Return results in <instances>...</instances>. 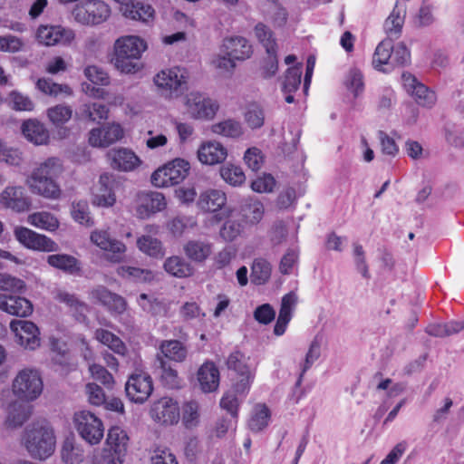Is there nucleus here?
Here are the masks:
<instances>
[{
    "instance_id": "nucleus-55",
    "label": "nucleus",
    "mask_w": 464,
    "mask_h": 464,
    "mask_svg": "<svg viewBox=\"0 0 464 464\" xmlns=\"http://www.w3.org/2000/svg\"><path fill=\"white\" fill-rule=\"evenodd\" d=\"M220 176L224 181L233 187L242 185L246 176L242 169L235 165H225L220 169Z\"/></svg>"
},
{
    "instance_id": "nucleus-59",
    "label": "nucleus",
    "mask_w": 464,
    "mask_h": 464,
    "mask_svg": "<svg viewBox=\"0 0 464 464\" xmlns=\"http://www.w3.org/2000/svg\"><path fill=\"white\" fill-rule=\"evenodd\" d=\"M302 66L289 68L285 75L282 84L283 92H295L301 84Z\"/></svg>"
},
{
    "instance_id": "nucleus-10",
    "label": "nucleus",
    "mask_w": 464,
    "mask_h": 464,
    "mask_svg": "<svg viewBox=\"0 0 464 464\" xmlns=\"http://www.w3.org/2000/svg\"><path fill=\"white\" fill-rule=\"evenodd\" d=\"M187 113L193 119H212L218 109L216 102L198 92H190L184 98Z\"/></svg>"
},
{
    "instance_id": "nucleus-63",
    "label": "nucleus",
    "mask_w": 464,
    "mask_h": 464,
    "mask_svg": "<svg viewBox=\"0 0 464 464\" xmlns=\"http://www.w3.org/2000/svg\"><path fill=\"white\" fill-rule=\"evenodd\" d=\"M85 77L96 85L106 86L110 83L109 74L101 67L90 65L84 69Z\"/></svg>"
},
{
    "instance_id": "nucleus-41",
    "label": "nucleus",
    "mask_w": 464,
    "mask_h": 464,
    "mask_svg": "<svg viewBox=\"0 0 464 464\" xmlns=\"http://www.w3.org/2000/svg\"><path fill=\"white\" fill-rule=\"evenodd\" d=\"M392 39L386 38L382 40L376 47L372 57V65L379 71L384 70L383 65H392Z\"/></svg>"
},
{
    "instance_id": "nucleus-43",
    "label": "nucleus",
    "mask_w": 464,
    "mask_h": 464,
    "mask_svg": "<svg viewBox=\"0 0 464 464\" xmlns=\"http://www.w3.org/2000/svg\"><path fill=\"white\" fill-rule=\"evenodd\" d=\"M159 369L160 371V381L166 387L169 389H177L180 387V379L177 370H175L163 357L158 355Z\"/></svg>"
},
{
    "instance_id": "nucleus-42",
    "label": "nucleus",
    "mask_w": 464,
    "mask_h": 464,
    "mask_svg": "<svg viewBox=\"0 0 464 464\" xmlns=\"http://www.w3.org/2000/svg\"><path fill=\"white\" fill-rule=\"evenodd\" d=\"M80 113L81 117L84 120L100 122L108 118L109 109L105 104L100 102H93L82 104L80 109Z\"/></svg>"
},
{
    "instance_id": "nucleus-3",
    "label": "nucleus",
    "mask_w": 464,
    "mask_h": 464,
    "mask_svg": "<svg viewBox=\"0 0 464 464\" xmlns=\"http://www.w3.org/2000/svg\"><path fill=\"white\" fill-rule=\"evenodd\" d=\"M188 72L184 68L173 67L161 70L158 72L153 82L157 92L166 99L179 97L186 87Z\"/></svg>"
},
{
    "instance_id": "nucleus-50",
    "label": "nucleus",
    "mask_w": 464,
    "mask_h": 464,
    "mask_svg": "<svg viewBox=\"0 0 464 464\" xmlns=\"http://www.w3.org/2000/svg\"><path fill=\"white\" fill-rule=\"evenodd\" d=\"M464 328V324L460 322H450L447 324H430L426 328L429 335L435 337H446L458 334Z\"/></svg>"
},
{
    "instance_id": "nucleus-23",
    "label": "nucleus",
    "mask_w": 464,
    "mask_h": 464,
    "mask_svg": "<svg viewBox=\"0 0 464 464\" xmlns=\"http://www.w3.org/2000/svg\"><path fill=\"white\" fill-rule=\"evenodd\" d=\"M223 52L235 61H245L253 53L252 45L242 36H232L223 40Z\"/></svg>"
},
{
    "instance_id": "nucleus-61",
    "label": "nucleus",
    "mask_w": 464,
    "mask_h": 464,
    "mask_svg": "<svg viewBox=\"0 0 464 464\" xmlns=\"http://www.w3.org/2000/svg\"><path fill=\"white\" fill-rule=\"evenodd\" d=\"M344 84L353 93L354 97L362 93L364 89V83L361 71L356 68L351 69L346 75Z\"/></svg>"
},
{
    "instance_id": "nucleus-52",
    "label": "nucleus",
    "mask_w": 464,
    "mask_h": 464,
    "mask_svg": "<svg viewBox=\"0 0 464 464\" xmlns=\"http://www.w3.org/2000/svg\"><path fill=\"white\" fill-rule=\"evenodd\" d=\"M137 245L140 251L152 257L161 258L165 254L161 242L150 236H142Z\"/></svg>"
},
{
    "instance_id": "nucleus-21",
    "label": "nucleus",
    "mask_w": 464,
    "mask_h": 464,
    "mask_svg": "<svg viewBox=\"0 0 464 464\" xmlns=\"http://www.w3.org/2000/svg\"><path fill=\"white\" fill-rule=\"evenodd\" d=\"M26 184L33 193L46 198L56 199L61 195V188L57 181L51 180L45 176L33 172L26 180Z\"/></svg>"
},
{
    "instance_id": "nucleus-27",
    "label": "nucleus",
    "mask_w": 464,
    "mask_h": 464,
    "mask_svg": "<svg viewBox=\"0 0 464 464\" xmlns=\"http://www.w3.org/2000/svg\"><path fill=\"white\" fill-rule=\"evenodd\" d=\"M108 157L111 167L121 171H131L140 164L139 157L128 149L113 150L108 153Z\"/></svg>"
},
{
    "instance_id": "nucleus-9",
    "label": "nucleus",
    "mask_w": 464,
    "mask_h": 464,
    "mask_svg": "<svg viewBox=\"0 0 464 464\" xmlns=\"http://www.w3.org/2000/svg\"><path fill=\"white\" fill-rule=\"evenodd\" d=\"M128 399L137 404H143L153 392L151 376L145 372L136 371L130 375L125 384Z\"/></svg>"
},
{
    "instance_id": "nucleus-40",
    "label": "nucleus",
    "mask_w": 464,
    "mask_h": 464,
    "mask_svg": "<svg viewBox=\"0 0 464 464\" xmlns=\"http://www.w3.org/2000/svg\"><path fill=\"white\" fill-rule=\"evenodd\" d=\"M94 336L97 341L108 346L115 353L122 356L126 354V345L120 339V337H118L111 332L100 328L95 331Z\"/></svg>"
},
{
    "instance_id": "nucleus-56",
    "label": "nucleus",
    "mask_w": 464,
    "mask_h": 464,
    "mask_svg": "<svg viewBox=\"0 0 464 464\" xmlns=\"http://www.w3.org/2000/svg\"><path fill=\"white\" fill-rule=\"evenodd\" d=\"M138 304L144 312L154 316L162 315L166 313L165 304L161 301L146 294L140 295Z\"/></svg>"
},
{
    "instance_id": "nucleus-29",
    "label": "nucleus",
    "mask_w": 464,
    "mask_h": 464,
    "mask_svg": "<svg viewBox=\"0 0 464 464\" xmlns=\"http://www.w3.org/2000/svg\"><path fill=\"white\" fill-rule=\"evenodd\" d=\"M406 14V5L397 1L395 6L384 22V30L388 38H398L401 34Z\"/></svg>"
},
{
    "instance_id": "nucleus-22",
    "label": "nucleus",
    "mask_w": 464,
    "mask_h": 464,
    "mask_svg": "<svg viewBox=\"0 0 464 464\" xmlns=\"http://www.w3.org/2000/svg\"><path fill=\"white\" fill-rule=\"evenodd\" d=\"M227 365L228 369L234 370L241 376L240 381L235 386L236 391L239 393L246 392L254 375L245 363V356L240 352H234L228 356Z\"/></svg>"
},
{
    "instance_id": "nucleus-28",
    "label": "nucleus",
    "mask_w": 464,
    "mask_h": 464,
    "mask_svg": "<svg viewBox=\"0 0 464 464\" xmlns=\"http://www.w3.org/2000/svg\"><path fill=\"white\" fill-rule=\"evenodd\" d=\"M297 301L298 297L295 292H290L283 296L279 314L274 328L276 335H282L285 332Z\"/></svg>"
},
{
    "instance_id": "nucleus-19",
    "label": "nucleus",
    "mask_w": 464,
    "mask_h": 464,
    "mask_svg": "<svg viewBox=\"0 0 464 464\" xmlns=\"http://www.w3.org/2000/svg\"><path fill=\"white\" fill-rule=\"evenodd\" d=\"M119 9L125 18L143 24H150L155 17L154 8L140 0L121 2Z\"/></svg>"
},
{
    "instance_id": "nucleus-20",
    "label": "nucleus",
    "mask_w": 464,
    "mask_h": 464,
    "mask_svg": "<svg viewBox=\"0 0 464 464\" xmlns=\"http://www.w3.org/2000/svg\"><path fill=\"white\" fill-rule=\"evenodd\" d=\"M0 204L16 212H24L29 209L31 201L23 187L9 186L0 194Z\"/></svg>"
},
{
    "instance_id": "nucleus-53",
    "label": "nucleus",
    "mask_w": 464,
    "mask_h": 464,
    "mask_svg": "<svg viewBox=\"0 0 464 464\" xmlns=\"http://www.w3.org/2000/svg\"><path fill=\"white\" fill-rule=\"evenodd\" d=\"M244 118L250 129H260L265 122L264 109L256 103L249 104L246 109Z\"/></svg>"
},
{
    "instance_id": "nucleus-25",
    "label": "nucleus",
    "mask_w": 464,
    "mask_h": 464,
    "mask_svg": "<svg viewBox=\"0 0 464 464\" xmlns=\"http://www.w3.org/2000/svg\"><path fill=\"white\" fill-rule=\"evenodd\" d=\"M166 206L163 194L160 192H143L139 197L137 213L140 218H148L150 214L162 210Z\"/></svg>"
},
{
    "instance_id": "nucleus-44",
    "label": "nucleus",
    "mask_w": 464,
    "mask_h": 464,
    "mask_svg": "<svg viewBox=\"0 0 464 464\" xmlns=\"http://www.w3.org/2000/svg\"><path fill=\"white\" fill-rule=\"evenodd\" d=\"M63 167L62 161L55 157H51L41 162L33 172L45 176L47 179L57 181L59 176L63 173Z\"/></svg>"
},
{
    "instance_id": "nucleus-12",
    "label": "nucleus",
    "mask_w": 464,
    "mask_h": 464,
    "mask_svg": "<svg viewBox=\"0 0 464 464\" xmlns=\"http://www.w3.org/2000/svg\"><path fill=\"white\" fill-rule=\"evenodd\" d=\"M15 238L25 247L33 250L53 252L58 249L57 244L46 236L24 227L14 229Z\"/></svg>"
},
{
    "instance_id": "nucleus-64",
    "label": "nucleus",
    "mask_w": 464,
    "mask_h": 464,
    "mask_svg": "<svg viewBox=\"0 0 464 464\" xmlns=\"http://www.w3.org/2000/svg\"><path fill=\"white\" fill-rule=\"evenodd\" d=\"M242 225L238 220L228 219L220 228V237L226 241L235 240L242 232Z\"/></svg>"
},
{
    "instance_id": "nucleus-36",
    "label": "nucleus",
    "mask_w": 464,
    "mask_h": 464,
    "mask_svg": "<svg viewBox=\"0 0 464 464\" xmlns=\"http://www.w3.org/2000/svg\"><path fill=\"white\" fill-rule=\"evenodd\" d=\"M32 406L24 402H14L9 406L5 420L9 428L21 427L31 416Z\"/></svg>"
},
{
    "instance_id": "nucleus-32",
    "label": "nucleus",
    "mask_w": 464,
    "mask_h": 464,
    "mask_svg": "<svg viewBox=\"0 0 464 464\" xmlns=\"http://www.w3.org/2000/svg\"><path fill=\"white\" fill-rule=\"evenodd\" d=\"M264 213V205L257 198H248L242 200L240 216L246 223L257 224L263 218Z\"/></svg>"
},
{
    "instance_id": "nucleus-8",
    "label": "nucleus",
    "mask_w": 464,
    "mask_h": 464,
    "mask_svg": "<svg viewBox=\"0 0 464 464\" xmlns=\"http://www.w3.org/2000/svg\"><path fill=\"white\" fill-rule=\"evenodd\" d=\"M129 437L121 427H111L107 435L105 454L103 460L105 464H122L127 453Z\"/></svg>"
},
{
    "instance_id": "nucleus-49",
    "label": "nucleus",
    "mask_w": 464,
    "mask_h": 464,
    "mask_svg": "<svg viewBox=\"0 0 464 464\" xmlns=\"http://www.w3.org/2000/svg\"><path fill=\"white\" fill-rule=\"evenodd\" d=\"M212 131L228 138H238L243 134V128L239 121L227 119L214 124L212 126Z\"/></svg>"
},
{
    "instance_id": "nucleus-60",
    "label": "nucleus",
    "mask_w": 464,
    "mask_h": 464,
    "mask_svg": "<svg viewBox=\"0 0 464 464\" xmlns=\"http://www.w3.org/2000/svg\"><path fill=\"white\" fill-rule=\"evenodd\" d=\"M320 354H321L320 343L317 340H314L310 344L308 352L305 355L304 362L301 365V372L296 381V383H295L296 386L301 385L304 373L311 368V366L314 364V362L316 360H318V358L320 357Z\"/></svg>"
},
{
    "instance_id": "nucleus-46",
    "label": "nucleus",
    "mask_w": 464,
    "mask_h": 464,
    "mask_svg": "<svg viewBox=\"0 0 464 464\" xmlns=\"http://www.w3.org/2000/svg\"><path fill=\"white\" fill-rule=\"evenodd\" d=\"M270 263L264 258H256L251 267V281L256 285H264L271 276Z\"/></svg>"
},
{
    "instance_id": "nucleus-6",
    "label": "nucleus",
    "mask_w": 464,
    "mask_h": 464,
    "mask_svg": "<svg viewBox=\"0 0 464 464\" xmlns=\"http://www.w3.org/2000/svg\"><path fill=\"white\" fill-rule=\"evenodd\" d=\"M74 20L83 25H96L105 22L111 15L110 6L101 0H87L75 6Z\"/></svg>"
},
{
    "instance_id": "nucleus-45",
    "label": "nucleus",
    "mask_w": 464,
    "mask_h": 464,
    "mask_svg": "<svg viewBox=\"0 0 464 464\" xmlns=\"http://www.w3.org/2000/svg\"><path fill=\"white\" fill-rule=\"evenodd\" d=\"M27 221L30 225L48 231H54L59 227L58 219L51 213L42 211L28 216Z\"/></svg>"
},
{
    "instance_id": "nucleus-26",
    "label": "nucleus",
    "mask_w": 464,
    "mask_h": 464,
    "mask_svg": "<svg viewBox=\"0 0 464 464\" xmlns=\"http://www.w3.org/2000/svg\"><path fill=\"white\" fill-rule=\"evenodd\" d=\"M227 149L218 141L205 142L198 150L199 161L207 165L221 163L227 159Z\"/></svg>"
},
{
    "instance_id": "nucleus-39",
    "label": "nucleus",
    "mask_w": 464,
    "mask_h": 464,
    "mask_svg": "<svg viewBox=\"0 0 464 464\" xmlns=\"http://www.w3.org/2000/svg\"><path fill=\"white\" fill-rule=\"evenodd\" d=\"M164 269L168 274L179 278L188 277L193 275V267L178 256L167 258L164 262Z\"/></svg>"
},
{
    "instance_id": "nucleus-30",
    "label": "nucleus",
    "mask_w": 464,
    "mask_h": 464,
    "mask_svg": "<svg viewBox=\"0 0 464 464\" xmlns=\"http://www.w3.org/2000/svg\"><path fill=\"white\" fill-rule=\"evenodd\" d=\"M227 203L225 192L219 189L209 188L203 191L198 199V207L206 212H216Z\"/></svg>"
},
{
    "instance_id": "nucleus-37",
    "label": "nucleus",
    "mask_w": 464,
    "mask_h": 464,
    "mask_svg": "<svg viewBox=\"0 0 464 464\" xmlns=\"http://www.w3.org/2000/svg\"><path fill=\"white\" fill-rule=\"evenodd\" d=\"M47 263L57 269L71 275L81 271L80 262L72 256L66 254H55L47 257Z\"/></svg>"
},
{
    "instance_id": "nucleus-16",
    "label": "nucleus",
    "mask_w": 464,
    "mask_h": 464,
    "mask_svg": "<svg viewBox=\"0 0 464 464\" xmlns=\"http://www.w3.org/2000/svg\"><path fill=\"white\" fill-rule=\"evenodd\" d=\"M401 78L404 89L419 105L430 108L435 104L437 100L435 92L420 82L415 76L404 72Z\"/></svg>"
},
{
    "instance_id": "nucleus-24",
    "label": "nucleus",
    "mask_w": 464,
    "mask_h": 464,
    "mask_svg": "<svg viewBox=\"0 0 464 464\" xmlns=\"http://www.w3.org/2000/svg\"><path fill=\"white\" fill-rule=\"evenodd\" d=\"M0 310L12 315L27 317L33 313V304L24 297L0 294Z\"/></svg>"
},
{
    "instance_id": "nucleus-11",
    "label": "nucleus",
    "mask_w": 464,
    "mask_h": 464,
    "mask_svg": "<svg viewBox=\"0 0 464 464\" xmlns=\"http://www.w3.org/2000/svg\"><path fill=\"white\" fill-rule=\"evenodd\" d=\"M39 43L46 46L69 45L75 38L73 30L61 25H41L36 34Z\"/></svg>"
},
{
    "instance_id": "nucleus-58",
    "label": "nucleus",
    "mask_w": 464,
    "mask_h": 464,
    "mask_svg": "<svg viewBox=\"0 0 464 464\" xmlns=\"http://www.w3.org/2000/svg\"><path fill=\"white\" fill-rule=\"evenodd\" d=\"M61 457L65 464H80L83 459L82 450L69 439L63 444Z\"/></svg>"
},
{
    "instance_id": "nucleus-15",
    "label": "nucleus",
    "mask_w": 464,
    "mask_h": 464,
    "mask_svg": "<svg viewBox=\"0 0 464 464\" xmlns=\"http://www.w3.org/2000/svg\"><path fill=\"white\" fill-rule=\"evenodd\" d=\"M120 177L112 173L100 176L98 192L94 194L92 202L100 207H111L115 201V190L121 186Z\"/></svg>"
},
{
    "instance_id": "nucleus-38",
    "label": "nucleus",
    "mask_w": 464,
    "mask_h": 464,
    "mask_svg": "<svg viewBox=\"0 0 464 464\" xmlns=\"http://www.w3.org/2000/svg\"><path fill=\"white\" fill-rule=\"evenodd\" d=\"M185 255L192 261L201 263L205 261L211 254V245L200 241L190 240L183 246Z\"/></svg>"
},
{
    "instance_id": "nucleus-48",
    "label": "nucleus",
    "mask_w": 464,
    "mask_h": 464,
    "mask_svg": "<svg viewBox=\"0 0 464 464\" xmlns=\"http://www.w3.org/2000/svg\"><path fill=\"white\" fill-rule=\"evenodd\" d=\"M255 35L266 49V53L276 51V42L272 30L266 24L258 23L254 28Z\"/></svg>"
},
{
    "instance_id": "nucleus-7",
    "label": "nucleus",
    "mask_w": 464,
    "mask_h": 464,
    "mask_svg": "<svg viewBox=\"0 0 464 464\" xmlns=\"http://www.w3.org/2000/svg\"><path fill=\"white\" fill-rule=\"evenodd\" d=\"M74 423L78 433L91 445L98 444L103 438V424L92 412L89 411L76 412Z\"/></svg>"
},
{
    "instance_id": "nucleus-2",
    "label": "nucleus",
    "mask_w": 464,
    "mask_h": 464,
    "mask_svg": "<svg viewBox=\"0 0 464 464\" xmlns=\"http://www.w3.org/2000/svg\"><path fill=\"white\" fill-rule=\"evenodd\" d=\"M22 442L29 455L38 459H46L55 449L53 431L45 421L28 425L24 431Z\"/></svg>"
},
{
    "instance_id": "nucleus-14",
    "label": "nucleus",
    "mask_w": 464,
    "mask_h": 464,
    "mask_svg": "<svg viewBox=\"0 0 464 464\" xmlns=\"http://www.w3.org/2000/svg\"><path fill=\"white\" fill-rule=\"evenodd\" d=\"M151 418L161 424L172 425L180 418L179 407L173 399L163 397L155 401L150 409Z\"/></svg>"
},
{
    "instance_id": "nucleus-47",
    "label": "nucleus",
    "mask_w": 464,
    "mask_h": 464,
    "mask_svg": "<svg viewBox=\"0 0 464 464\" xmlns=\"http://www.w3.org/2000/svg\"><path fill=\"white\" fill-rule=\"evenodd\" d=\"M181 417L186 428L197 427L200 419L199 403L194 400L186 401L182 406Z\"/></svg>"
},
{
    "instance_id": "nucleus-17",
    "label": "nucleus",
    "mask_w": 464,
    "mask_h": 464,
    "mask_svg": "<svg viewBox=\"0 0 464 464\" xmlns=\"http://www.w3.org/2000/svg\"><path fill=\"white\" fill-rule=\"evenodd\" d=\"M11 330L18 338V343L25 349L34 350L40 346L38 327L31 321L13 320L10 323Z\"/></svg>"
},
{
    "instance_id": "nucleus-1",
    "label": "nucleus",
    "mask_w": 464,
    "mask_h": 464,
    "mask_svg": "<svg viewBox=\"0 0 464 464\" xmlns=\"http://www.w3.org/2000/svg\"><path fill=\"white\" fill-rule=\"evenodd\" d=\"M147 48V43L140 36H121L114 42L111 63L121 73H136L142 69L140 59Z\"/></svg>"
},
{
    "instance_id": "nucleus-31",
    "label": "nucleus",
    "mask_w": 464,
    "mask_h": 464,
    "mask_svg": "<svg viewBox=\"0 0 464 464\" xmlns=\"http://www.w3.org/2000/svg\"><path fill=\"white\" fill-rule=\"evenodd\" d=\"M198 381L202 392H215L219 385L218 369L213 362H205L198 371Z\"/></svg>"
},
{
    "instance_id": "nucleus-51",
    "label": "nucleus",
    "mask_w": 464,
    "mask_h": 464,
    "mask_svg": "<svg viewBox=\"0 0 464 464\" xmlns=\"http://www.w3.org/2000/svg\"><path fill=\"white\" fill-rule=\"evenodd\" d=\"M270 412L266 405L258 404L254 408L248 427L252 431H261L268 425Z\"/></svg>"
},
{
    "instance_id": "nucleus-54",
    "label": "nucleus",
    "mask_w": 464,
    "mask_h": 464,
    "mask_svg": "<svg viewBox=\"0 0 464 464\" xmlns=\"http://www.w3.org/2000/svg\"><path fill=\"white\" fill-rule=\"evenodd\" d=\"M47 117L55 126H62L70 121L72 115V110L65 104H57L47 110Z\"/></svg>"
},
{
    "instance_id": "nucleus-34",
    "label": "nucleus",
    "mask_w": 464,
    "mask_h": 464,
    "mask_svg": "<svg viewBox=\"0 0 464 464\" xmlns=\"http://www.w3.org/2000/svg\"><path fill=\"white\" fill-rule=\"evenodd\" d=\"M160 350L164 359H169L176 362L186 361L188 350L187 346L178 340H164L160 343Z\"/></svg>"
},
{
    "instance_id": "nucleus-5",
    "label": "nucleus",
    "mask_w": 464,
    "mask_h": 464,
    "mask_svg": "<svg viewBox=\"0 0 464 464\" xmlns=\"http://www.w3.org/2000/svg\"><path fill=\"white\" fill-rule=\"evenodd\" d=\"M189 163L182 159H175L156 169L151 175V182L159 188L177 185L188 174Z\"/></svg>"
},
{
    "instance_id": "nucleus-13",
    "label": "nucleus",
    "mask_w": 464,
    "mask_h": 464,
    "mask_svg": "<svg viewBox=\"0 0 464 464\" xmlns=\"http://www.w3.org/2000/svg\"><path fill=\"white\" fill-rule=\"evenodd\" d=\"M92 242L101 249L109 252L107 259L113 263L123 260L126 246L115 238H112L106 230H95L91 235Z\"/></svg>"
},
{
    "instance_id": "nucleus-62",
    "label": "nucleus",
    "mask_w": 464,
    "mask_h": 464,
    "mask_svg": "<svg viewBox=\"0 0 464 464\" xmlns=\"http://www.w3.org/2000/svg\"><path fill=\"white\" fill-rule=\"evenodd\" d=\"M118 273L122 277L133 278L140 282H149L153 279V274L150 270L134 266H121Z\"/></svg>"
},
{
    "instance_id": "nucleus-57",
    "label": "nucleus",
    "mask_w": 464,
    "mask_h": 464,
    "mask_svg": "<svg viewBox=\"0 0 464 464\" xmlns=\"http://www.w3.org/2000/svg\"><path fill=\"white\" fill-rule=\"evenodd\" d=\"M37 89L44 94L51 96H57L60 93L71 95L72 89L66 84H58L52 82L50 79L41 78L36 82Z\"/></svg>"
},
{
    "instance_id": "nucleus-4",
    "label": "nucleus",
    "mask_w": 464,
    "mask_h": 464,
    "mask_svg": "<svg viewBox=\"0 0 464 464\" xmlns=\"http://www.w3.org/2000/svg\"><path fill=\"white\" fill-rule=\"evenodd\" d=\"M43 386L40 372L33 368H24L14 379L12 391L21 400L34 401L42 393Z\"/></svg>"
},
{
    "instance_id": "nucleus-18",
    "label": "nucleus",
    "mask_w": 464,
    "mask_h": 464,
    "mask_svg": "<svg viewBox=\"0 0 464 464\" xmlns=\"http://www.w3.org/2000/svg\"><path fill=\"white\" fill-rule=\"evenodd\" d=\"M123 129L118 123L112 122L102 128L92 129L89 132V143L92 147L105 148L123 137Z\"/></svg>"
},
{
    "instance_id": "nucleus-35",
    "label": "nucleus",
    "mask_w": 464,
    "mask_h": 464,
    "mask_svg": "<svg viewBox=\"0 0 464 464\" xmlns=\"http://www.w3.org/2000/svg\"><path fill=\"white\" fill-rule=\"evenodd\" d=\"M54 299L60 303L65 304L74 314L77 320H84L85 313L88 311V305L79 300L74 294L58 289L54 292Z\"/></svg>"
},
{
    "instance_id": "nucleus-33",
    "label": "nucleus",
    "mask_w": 464,
    "mask_h": 464,
    "mask_svg": "<svg viewBox=\"0 0 464 464\" xmlns=\"http://www.w3.org/2000/svg\"><path fill=\"white\" fill-rule=\"evenodd\" d=\"M22 132L29 141L35 145L46 144L49 140V131L43 123L36 120L24 121Z\"/></svg>"
}]
</instances>
